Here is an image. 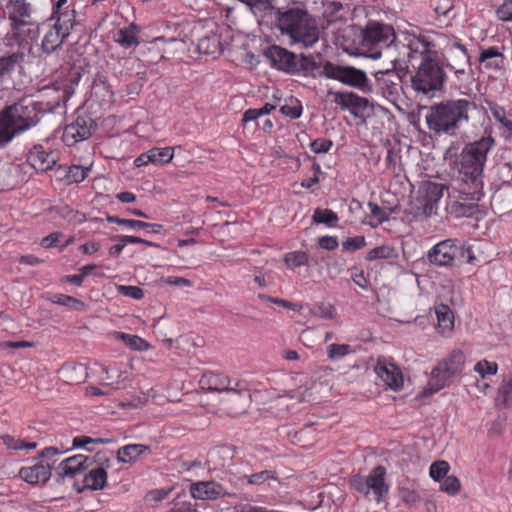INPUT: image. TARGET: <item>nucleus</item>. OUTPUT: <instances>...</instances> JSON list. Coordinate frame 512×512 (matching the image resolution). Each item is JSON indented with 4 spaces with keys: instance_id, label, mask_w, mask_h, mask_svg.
I'll return each instance as SVG.
<instances>
[{
    "instance_id": "nucleus-1",
    "label": "nucleus",
    "mask_w": 512,
    "mask_h": 512,
    "mask_svg": "<svg viewBox=\"0 0 512 512\" xmlns=\"http://www.w3.org/2000/svg\"><path fill=\"white\" fill-rule=\"evenodd\" d=\"M60 106V99L37 100L25 95L0 110V148L13 139L38 125L46 113H53Z\"/></svg>"
},
{
    "instance_id": "nucleus-2",
    "label": "nucleus",
    "mask_w": 512,
    "mask_h": 512,
    "mask_svg": "<svg viewBox=\"0 0 512 512\" xmlns=\"http://www.w3.org/2000/svg\"><path fill=\"white\" fill-rule=\"evenodd\" d=\"M476 109L477 105L472 99H446L429 108L425 116L426 124L436 135L456 136L469 124Z\"/></svg>"
},
{
    "instance_id": "nucleus-3",
    "label": "nucleus",
    "mask_w": 512,
    "mask_h": 512,
    "mask_svg": "<svg viewBox=\"0 0 512 512\" xmlns=\"http://www.w3.org/2000/svg\"><path fill=\"white\" fill-rule=\"evenodd\" d=\"M492 136L482 137L464 146L455 160L459 171V184L474 187V194L483 188V170L488 152L495 146Z\"/></svg>"
},
{
    "instance_id": "nucleus-4",
    "label": "nucleus",
    "mask_w": 512,
    "mask_h": 512,
    "mask_svg": "<svg viewBox=\"0 0 512 512\" xmlns=\"http://www.w3.org/2000/svg\"><path fill=\"white\" fill-rule=\"evenodd\" d=\"M276 27L282 35H287L292 44L299 43L303 47H312L319 40V28L315 18L301 8L278 10Z\"/></svg>"
},
{
    "instance_id": "nucleus-5",
    "label": "nucleus",
    "mask_w": 512,
    "mask_h": 512,
    "mask_svg": "<svg viewBox=\"0 0 512 512\" xmlns=\"http://www.w3.org/2000/svg\"><path fill=\"white\" fill-rule=\"evenodd\" d=\"M445 79V72L437 59L421 60L417 71L411 76V87L418 95L433 97L443 89Z\"/></svg>"
},
{
    "instance_id": "nucleus-6",
    "label": "nucleus",
    "mask_w": 512,
    "mask_h": 512,
    "mask_svg": "<svg viewBox=\"0 0 512 512\" xmlns=\"http://www.w3.org/2000/svg\"><path fill=\"white\" fill-rule=\"evenodd\" d=\"M465 359L466 357L461 350H453L432 370L428 388L425 389L424 395L438 392L450 385L453 379L462 373Z\"/></svg>"
},
{
    "instance_id": "nucleus-7",
    "label": "nucleus",
    "mask_w": 512,
    "mask_h": 512,
    "mask_svg": "<svg viewBox=\"0 0 512 512\" xmlns=\"http://www.w3.org/2000/svg\"><path fill=\"white\" fill-rule=\"evenodd\" d=\"M264 56L272 66L286 73H307L316 67L315 61L304 55L295 53L278 45H271L264 51Z\"/></svg>"
},
{
    "instance_id": "nucleus-8",
    "label": "nucleus",
    "mask_w": 512,
    "mask_h": 512,
    "mask_svg": "<svg viewBox=\"0 0 512 512\" xmlns=\"http://www.w3.org/2000/svg\"><path fill=\"white\" fill-rule=\"evenodd\" d=\"M386 468L382 465L374 467L368 476H353L352 487L366 498L372 495L373 499L380 503L389 492V484L385 481Z\"/></svg>"
},
{
    "instance_id": "nucleus-9",
    "label": "nucleus",
    "mask_w": 512,
    "mask_h": 512,
    "mask_svg": "<svg viewBox=\"0 0 512 512\" xmlns=\"http://www.w3.org/2000/svg\"><path fill=\"white\" fill-rule=\"evenodd\" d=\"M396 35L392 26L369 21L362 30V45L365 47L378 46L384 48V53L392 58L393 50L398 49L399 45L395 44Z\"/></svg>"
},
{
    "instance_id": "nucleus-10",
    "label": "nucleus",
    "mask_w": 512,
    "mask_h": 512,
    "mask_svg": "<svg viewBox=\"0 0 512 512\" xmlns=\"http://www.w3.org/2000/svg\"><path fill=\"white\" fill-rule=\"evenodd\" d=\"M321 75L362 91H366L369 88V80L366 73L353 66L339 65L326 61L322 66Z\"/></svg>"
},
{
    "instance_id": "nucleus-11",
    "label": "nucleus",
    "mask_w": 512,
    "mask_h": 512,
    "mask_svg": "<svg viewBox=\"0 0 512 512\" xmlns=\"http://www.w3.org/2000/svg\"><path fill=\"white\" fill-rule=\"evenodd\" d=\"M405 67L404 58L392 56L391 68L380 69L375 73L376 81L385 97L396 99L399 96Z\"/></svg>"
},
{
    "instance_id": "nucleus-12",
    "label": "nucleus",
    "mask_w": 512,
    "mask_h": 512,
    "mask_svg": "<svg viewBox=\"0 0 512 512\" xmlns=\"http://www.w3.org/2000/svg\"><path fill=\"white\" fill-rule=\"evenodd\" d=\"M465 244L457 239H446L428 252V260L436 266H454L464 262Z\"/></svg>"
},
{
    "instance_id": "nucleus-13",
    "label": "nucleus",
    "mask_w": 512,
    "mask_h": 512,
    "mask_svg": "<svg viewBox=\"0 0 512 512\" xmlns=\"http://www.w3.org/2000/svg\"><path fill=\"white\" fill-rule=\"evenodd\" d=\"M444 63L454 73L459 82L468 83L473 79L470 57L463 45L453 43L450 47L446 48Z\"/></svg>"
},
{
    "instance_id": "nucleus-14",
    "label": "nucleus",
    "mask_w": 512,
    "mask_h": 512,
    "mask_svg": "<svg viewBox=\"0 0 512 512\" xmlns=\"http://www.w3.org/2000/svg\"><path fill=\"white\" fill-rule=\"evenodd\" d=\"M445 185L431 181H424L420 184L418 195L415 200L417 213L430 217L438 207V202L443 197Z\"/></svg>"
},
{
    "instance_id": "nucleus-15",
    "label": "nucleus",
    "mask_w": 512,
    "mask_h": 512,
    "mask_svg": "<svg viewBox=\"0 0 512 512\" xmlns=\"http://www.w3.org/2000/svg\"><path fill=\"white\" fill-rule=\"evenodd\" d=\"M474 187L468 184H459L458 200L450 205V213L455 217H470L478 211V202L484 196L483 188L477 194L473 193Z\"/></svg>"
},
{
    "instance_id": "nucleus-16",
    "label": "nucleus",
    "mask_w": 512,
    "mask_h": 512,
    "mask_svg": "<svg viewBox=\"0 0 512 512\" xmlns=\"http://www.w3.org/2000/svg\"><path fill=\"white\" fill-rule=\"evenodd\" d=\"M5 13L10 20L14 36H19L25 26L33 24L31 19L32 6L24 0H9L5 6Z\"/></svg>"
},
{
    "instance_id": "nucleus-17",
    "label": "nucleus",
    "mask_w": 512,
    "mask_h": 512,
    "mask_svg": "<svg viewBox=\"0 0 512 512\" xmlns=\"http://www.w3.org/2000/svg\"><path fill=\"white\" fill-rule=\"evenodd\" d=\"M251 402V395L248 390L234 387L229 390L221 400L222 409L231 417H238L244 414Z\"/></svg>"
},
{
    "instance_id": "nucleus-18",
    "label": "nucleus",
    "mask_w": 512,
    "mask_h": 512,
    "mask_svg": "<svg viewBox=\"0 0 512 512\" xmlns=\"http://www.w3.org/2000/svg\"><path fill=\"white\" fill-rule=\"evenodd\" d=\"M190 494L194 499L212 501L235 493L222 483L216 481H198L190 485Z\"/></svg>"
},
{
    "instance_id": "nucleus-19",
    "label": "nucleus",
    "mask_w": 512,
    "mask_h": 512,
    "mask_svg": "<svg viewBox=\"0 0 512 512\" xmlns=\"http://www.w3.org/2000/svg\"><path fill=\"white\" fill-rule=\"evenodd\" d=\"M94 121L87 117H77V119L67 125L63 132V141L68 146H73L79 141L91 137L94 128Z\"/></svg>"
},
{
    "instance_id": "nucleus-20",
    "label": "nucleus",
    "mask_w": 512,
    "mask_h": 512,
    "mask_svg": "<svg viewBox=\"0 0 512 512\" xmlns=\"http://www.w3.org/2000/svg\"><path fill=\"white\" fill-rule=\"evenodd\" d=\"M57 151L46 150L40 144L34 145L28 152L26 160L37 172H46L54 167L58 162Z\"/></svg>"
},
{
    "instance_id": "nucleus-21",
    "label": "nucleus",
    "mask_w": 512,
    "mask_h": 512,
    "mask_svg": "<svg viewBox=\"0 0 512 512\" xmlns=\"http://www.w3.org/2000/svg\"><path fill=\"white\" fill-rule=\"evenodd\" d=\"M435 47V44L426 36L413 37L407 45H401L404 55H407L409 58H415L416 55H419L422 60L437 59Z\"/></svg>"
},
{
    "instance_id": "nucleus-22",
    "label": "nucleus",
    "mask_w": 512,
    "mask_h": 512,
    "mask_svg": "<svg viewBox=\"0 0 512 512\" xmlns=\"http://www.w3.org/2000/svg\"><path fill=\"white\" fill-rule=\"evenodd\" d=\"M377 376L392 390H399L403 386L401 370L385 358H379L375 366Z\"/></svg>"
},
{
    "instance_id": "nucleus-23",
    "label": "nucleus",
    "mask_w": 512,
    "mask_h": 512,
    "mask_svg": "<svg viewBox=\"0 0 512 512\" xmlns=\"http://www.w3.org/2000/svg\"><path fill=\"white\" fill-rule=\"evenodd\" d=\"M200 385L202 389L225 392L226 394L234 387H239V382L229 379L226 375L210 372L201 377Z\"/></svg>"
},
{
    "instance_id": "nucleus-24",
    "label": "nucleus",
    "mask_w": 512,
    "mask_h": 512,
    "mask_svg": "<svg viewBox=\"0 0 512 512\" xmlns=\"http://www.w3.org/2000/svg\"><path fill=\"white\" fill-rule=\"evenodd\" d=\"M58 375L65 384L77 385L86 380L88 372L82 363H65L58 370Z\"/></svg>"
},
{
    "instance_id": "nucleus-25",
    "label": "nucleus",
    "mask_w": 512,
    "mask_h": 512,
    "mask_svg": "<svg viewBox=\"0 0 512 512\" xmlns=\"http://www.w3.org/2000/svg\"><path fill=\"white\" fill-rule=\"evenodd\" d=\"M94 461L84 455H75L63 460L57 467L58 476L63 479L64 477H72L83 469L88 468Z\"/></svg>"
},
{
    "instance_id": "nucleus-26",
    "label": "nucleus",
    "mask_w": 512,
    "mask_h": 512,
    "mask_svg": "<svg viewBox=\"0 0 512 512\" xmlns=\"http://www.w3.org/2000/svg\"><path fill=\"white\" fill-rule=\"evenodd\" d=\"M19 476L30 484L45 483L51 477V466L49 463H37L33 466L22 467Z\"/></svg>"
},
{
    "instance_id": "nucleus-27",
    "label": "nucleus",
    "mask_w": 512,
    "mask_h": 512,
    "mask_svg": "<svg viewBox=\"0 0 512 512\" xmlns=\"http://www.w3.org/2000/svg\"><path fill=\"white\" fill-rule=\"evenodd\" d=\"M334 96V102L341 107L342 110H364L367 108L369 101L367 98L360 97L353 92H330Z\"/></svg>"
},
{
    "instance_id": "nucleus-28",
    "label": "nucleus",
    "mask_w": 512,
    "mask_h": 512,
    "mask_svg": "<svg viewBox=\"0 0 512 512\" xmlns=\"http://www.w3.org/2000/svg\"><path fill=\"white\" fill-rule=\"evenodd\" d=\"M493 209L500 214L512 210V185H505L499 188L491 197Z\"/></svg>"
},
{
    "instance_id": "nucleus-29",
    "label": "nucleus",
    "mask_w": 512,
    "mask_h": 512,
    "mask_svg": "<svg viewBox=\"0 0 512 512\" xmlns=\"http://www.w3.org/2000/svg\"><path fill=\"white\" fill-rule=\"evenodd\" d=\"M25 52L19 48L16 52L0 58V75L4 79L10 76L15 70L21 69L25 60Z\"/></svg>"
},
{
    "instance_id": "nucleus-30",
    "label": "nucleus",
    "mask_w": 512,
    "mask_h": 512,
    "mask_svg": "<svg viewBox=\"0 0 512 512\" xmlns=\"http://www.w3.org/2000/svg\"><path fill=\"white\" fill-rule=\"evenodd\" d=\"M68 37L59 28L52 25L42 40V49L45 53H52L57 50Z\"/></svg>"
},
{
    "instance_id": "nucleus-31",
    "label": "nucleus",
    "mask_w": 512,
    "mask_h": 512,
    "mask_svg": "<svg viewBox=\"0 0 512 512\" xmlns=\"http://www.w3.org/2000/svg\"><path fill=\"white\" fill-rule=\"evenodd\" d=\"M479 62L487 69L498 70L504 65V56L497 48L489 47L481 51Z\"/></svg>"
},
{
    "instance_id": "nucleus-32",
    "label": "nucleus",
    "mask_w": 512,
    "mask_h": 512,
    "mask_svg": "<svg viewBox=\"0 0 512 512\" xmlns=\"http://www.w3.org/2000/svg\"><path fill=\"white\" fill-rule=\"evenodd\" d=\"M437 327L441 333L449 332L454 327V314L448 305L440 304L435 307Z\"/></svg>"
},
{
    "instance_id": "nucleus-33",
    "label": "nucleus",
    "mask_w": 512,
    "mask_h": 512,
    "mask_svg": "<svg viewBox=\"0 0 512 512\" xmlns=\"http://www.w3.org/2000/svg\"><path fill=\"white\" fill-rule=\"evenodd\" d=\"M53 19L56 20L53 25L59 28L68 36L74 27L78 24L75 19V10H64L57 14H52L50 20Z\"/></svg>"
},
{
    "instance_id": "nucleus-34",
    "label": "nucleus",
    "mask_w": 512,
    "mask_h": 512,
    "mask_svg": "<svg viewBox=\"0 0 512 512\" xmlns=\"http://www.w3.org/2000/svg\"><path fill=\"white\" fill-rule=\"evenodd\" d=\"M149 447L142 444H129L121 447L117 452V458L120 462L129 463L136 461L140 455L148 451Z\"/></svg>"
},
{
    "instance_id": "nucleus-35",
    "label": "nucleus",
    "mask_w": 512,
    "mask_h": 512,
    "mask_svg": "<svg viewBox=\"0 0 512 512\" xmlns=\"http://www.w3.org/2000/svg\"><path fill=\"white\" fill-rule=\"evenodd\" d=\"M137 26L131 24L129 27L122 28L114 35V41L124 48H131L139 44L138 37L135 35Z\"/></svg>"
},
{
    "instance_id": "nucleus-36",
    "label": "nucleus",
    "mask_w": 512,
    "mask_h": 512,
    "mask_svg": "<svg viewBox=\"0 0 512 512\" xmlns=\"http://www.w3.org/2000/svg\"><path fill=\"white\" fill-rule=\"evenodd\" d=\"M107 480V473L103 468H94L84 477L86 488L91 490H101L104 488Z\"/></svg>"
},
{
    "instance_id": "nucleus-37",
    "label": "nucleus",
    "mask_w": 512,
    "mask_h": 512,
    "mask_svg": "<svg viewBox=\"0 0 512 512\" xmlns=\"http://www.w3.org/2000/svg\"><path fill=\"white\" fill-rule=\"evenodd\" d=\"M316 224H325L328 227H335L339 221L338 215L330 209L317 208L312 216Z\"/></svg>"
},
{
    "instance_id": "nucleus-38",
    "label": "nucleus",
    "mask_w": 512,
    "mask_h": 512,
    "mask_svg": "<svg viewBox=\"0 0 512 512\" xmlns=\"http://www.w3.org/2000/svg\"><path fill=\"white\" fill-rule=\"evenodd\" d=\"M496 406L509 407L512 403V377L504 379L498 388V395L495 399Z\"/></svg>"
},
{
    "instance_id": "nucleus-39",
    "label": "nucleus",
    "mask_w": 512,
    "mask_h": 512,
    "mask_svg": "<svg viewBox=\"0 0 512 512\" xmlns=\"http://www.w3.org/2000/svg\"><path fill=\"white\" fill-rule=\"evenodd\" d=\"M107 221L109 223H116L118 225L126 226L130 229H145L150 227H155L158 229L162 228V225L160 224H152L147 223L140 220H134V219H125V218H119L117 216H108Z\"/></svg>"
},
{
    "instance_id": "nucleus-40",
    "label": "nucleus",
    "mask_w": 512,
    "mask_h": 512,
    "mask_svg": "<svg viewBox=\"0 0 512 512\" xmlns=\"http://www.w3.org/2000/svg\"><path fill=\"white\" fill-rule=\"evenodd\" d=\"M149 153L151 157V163L158 165H163L171 162L174 156L173 148L171 147H154L149 150Z\"/></svg>"
},
{
    "instance_id": "nucleus-41",
    "label": "nucleus",
    "mask_w": 512,
    "mask_h": 512,
    "mask_svg": "<svg viewBox=\"0 0 512 512\" xmlns=\"http://www.w3.org/2000/svg\"><path fill=\"white\" fill-rule=\"evenodd\" d=\"M117 337L121 339L127 346L134 350L144 351L149 348V344L143 338L137 335H130L126 333L119 332L117 333Z\"/></svg>"
},
{
    "instance_id": "nucleus-42",
    "label": "nucleus",
    "mask_w": 512,
    "mask_h": 512,
    "mask_svg": "<svg viewBox=\"0 0 512 512\" xmlns=\"http://www.w3.org/2000/svg\"><path fill=\"white\" fill-rule=\"evenodd\" d=\"M90 172V167L72 165L67 168L65 178L69 183H80L84 181Z\"/></svg>"
},
{
    "instance_id": "nucleus-43",
    "label": "nucleus",
    "mask_w": 512,
    "mask_h": 512,
    "mask_svg": "<svg viewBox=\"0 0 512 512\" xmlns=\"http://www.w3.org/2000/svg\"><path fill=\"white\" fill-rule=\"evenodd\" d=\"M220 40L216 35L201 38L198 42V50L204 54H215L218 52Z\"/></svg>"
},
{
    "instance_id": "nucleus-44",
    "label": "nucleus",
    "mask_w": 512,
    "mask_h": 512,
    "mask_svg": "<svg viewBox=\"0 0 512 512\" xmlns=\"http://www.w3.org/2000/svg\"><path fill=\"white\" fill-rule=\"evenodd\" d=\"M396 256V251L390 246H378L373 248L367 253L366 259L368 261H375L378 259H389Z\"/></svg>"
},
{
    "instance_id": "nucleus-45",
    "label": "nucleus",
    "mask_w": 512,
    "mask_h": 512,
    "mask_svg": "<svg viewBox=\"0 0 512 512\" xmlns=\"http://www.w3.org/2000/svg\"><path fill=\"white\" fill-rule=\"evenodd\" d=\"M51 301L53 303H56V304H59V305H62V306H66V307H70V308H73L75 310H83L85 308V304L72 297V296H68V295H64V294H54L52 297H51Z\"/></svg>"
},
{
    "instance_id": "nucleus-46",
    "label": "nucleus",
    "mask_w": 512,
    "mask_h": 512,
    "mask_svg": "<svg viewBox=\"0 0 512 512\" xmlns=\"http://www.w3.org/2000/svg\"><path fill=\"white\" fill-rule=\"evenodd\" d=\"M247 482L252 485H260L269 481H277L276 473L271 470H264L249 476H245Z\"/></svg>"
},
{
    "instance_id": "nucleus-47",
    "label": "nucleus",
    "mask_w": 512,
    "mask_h": 512,
    "mask_svg": "<svg viewBox=\"0 0 512 512\" xmlns=\"http://www.w3.org/2000/svg\"><path fill=\"white\" fill-rule=\"evenodd\" d=\"M311 313L323 319H334L336 316V309L331 304L316 303L311 309Z\"/></svg>"
},
{
    "instance_id": "nucleus-48",
    "label": "nucleus",
    "mask_w": 512,
    "mask_h": 512,
    "mask_svg": "<svg viewBox=\"0 0 512 512\" xmlns=\"http://www.w3.org/2000/svg\"><path fill=\"white\" fill-rule=\"evenodd\" d=\"M449 468L448 462L444 460L436 461L430 466V477L435 481H440L447 475Z\"/></svg>"
},
{
    "instance_id": "nucleus-49",
    "label": "nucleus",
    "mask_w": 512,
    "mask_h": 512,
    "mask_svg": "<svg viewBox=\"0 0 512 512\" xmlns=\"http://www.w3.org/2000/svg\"><path fill=\"white\" fill-rule=\"evenodd\" d=\"M284 261L289 266L300 267L308 263V255L303 251L290 252L285 255Z\"/></svg>"
},
{
    "instance_id": "nucleus-50",
    "label": "nucleus",
    "mask_w": 512,
    "mask_h": 512,
    "mask_svg": "<svg viewBox=\"0 0 512 512\" xmlns=\"http://www.w3.org/2000/svg\"><path fill=\"white\" fill-rule=\"evenodd\" d=\"M460 488H461L460 481L454 475L446 476V478L444 479V481L440 487L441 491H443L451 496L458 494L460 491Z\"/></svg>"
},
{
    "instance_id": "nucleus-51",
    "label": "nucleus",
    "mask_w": 512,
    "mask_h": 512,
    "mask_svg": "<svg viewBox=\"0 0 512 512\" xmlns=\"http://www.w3.org/2000/svg\"><path fill=\"white\" fill-rule=\"evenodd\" d=\"M351 351V346L348 344H330L327 347V355L331 360L343 358Z\"/></svg>"
},
{
    "instance_id": "nucleus-52",
    "label": "nucleus",
    "mask_w": 512,
    "mask_h": 512,
    "mask_svg": "<svg viewBox=\"0 0 512 512\" xmlns=\"http://www.w3.org/2000/svg\"><path fill=\"white\" fill-rule=\"evenodd\" d=\"M474 370L484 378L486 375H495L498 371V365L495 362L487 360L479 361L475 364Z\"/></svg>"
},
{
    "instance_id": "nucleus-53",
    "label": "nucleus",
    "mask_w": 512,
    "mask_h": 512,
    "mask_svg": "<svg viewBox=\"0 0 512 512\" xmlns=\"http://www.w3.org/2000/svg\"><path fill=\"white\" fill-rule=\"evenodd\" d=\"M453 6L452 0H430V7L437 16H447Z\"/></svg>"
},
{
    "instance_id": "nucleus-54",
    "label": "nucleus",
    "mask_w": 512,
    "mask_h": 512,
    "mask_svg": "<svg viewBox=\"0 0 512 512\" xmlns=\"http://www.w3.org/2000/svg\"><path fill=\"white\" fill-rule=\"evenodd\" d=\"M490 111H491L492 116L499 123H501L510 133H512V120H510L506 117L505 110L498 105H494V106L490 107Z\"/></svg>"
},
{
    "instance_id": "nucleus-55",
    "label": "nucleus",
    "mask_w": 512,
    "mask_h": 512,
    "mask_svg": "<svg viewBox=\"0 0 512 512\" xmlns=\"http://www.w3.org/2000/svg\"><path fill=\"white\" fill-rule=\"evenodd\" d=\"M117 291L123 296L140 300L144 297V291L138 286L119 285Z\"/></svg>"
},
{
    "instance_id": "nucleus-56",
    "label": "nucleus",
    "mask_w": 512,
    "mask_h": 512,
    "mask_svg": "<svg viewBox=\"0 0 512 512\" xmlns=\"http://www.w3.org/2000/svg\"><path fill=\"white\" fill-rule=\"evenodd\" d=\"M497 175L503 182V186L511 185L512 181V162L500 163L497 167Z\"/></svg>"
},
{
    "instance_id": "nucleus-57",
    "label": "nucleus",
    "mask_w": 512,
    "mask_h": 512,
    "mask_svg": "<svg viewBox=\"0 0 512 512\" xmlns=\"http://www.w3.org/2000/svg\"><path fill=\"white\" fill-rule=\"evenodd\" d=\"M366 246L364 236H356L347 238L343 243L342 247L345 251H356Z\"/></svg>"
},
{
    "instance_id": "nucleus-58",
    "label": "nucleus",
    "mask_w": 512,
    "mask_h": 512,
    "mask_svg": "<svg viewBox=\"0 0 512 512\" xmlns=\"http://www.w3.org/2000/svg\"><path fill=\"white\" fill-rule=\"evenodd\" d=\"M368 207L370 209L371 216L377 220L376 225L389 219V213L378 204L369 202Z\"/></svg>"
},
{
    "instance_id": "nucleus-59",
    "label": "nucleus",
    "mask_w": 512,
    "mask_h": 512,
    "mask_svg": "<svg viewBox=\"0 0 512 512\" xmlns=\"http://www.w3.org/2000/svg\"><path fill=\"white\" fill-rule=\"evenodd\" d=\"M172 491V487L151 490L146 494V499L147 501L158 503L166 499Z\"/></svg>"
},
{
    "instance_id": "nucleus-60",
    "label": "nucleus",
    "mask_w": 512,
    "mask_h": 512,
    "mask_svg": "<svg viewBox=\"0 0 512 512\" xmlns=\"http://www.w3.org/2000/svg\"><path fill=\"white\" fill-rule=\"evenodd\" d=\"M400 498L409 506H415L421 500L420 495L416 491L407 488L400 489Z\"/></svg>"
},
{
    "instance_id": "nucleus-61",
    "label": "nucleus",
    "mask_w": 512,
    "mask_h": 512,
    "mask_svg": "<svg viewBox=\"0 0 512 512\" xmlns=\"http://www.w3.org/2000/svg\"><path fill=\"white\" fill-rule=\"evenodd\" d=\"M333 145L331 140L324 138H317L311 142L310 148L314 153H326Z\"/></svg>"
},
{
    "instance_id": "nucleus-62",
    "label": "nucleus",
    "mask_w": 512,
    "mask_h": 512,
    "mask_svg": "<svg viewBox=\"0 0 512 512\" xmlns=\"http://www.w3.org/2000/svg\"><path fill=\"white\" fill-rule=\"evenodd\" d=\"M496 14L502 21H512V0H507L499 6Z\"/></svg>"
},
{
    "instance_id": "nucleus-63",
    "label": "nucleus",
    "mask_w": 512,
    "mask_h": 512,
    "mask_svg": "<svg viewBox=\"0 0 512 512\" xmlns=\"http://www.w3.org/2000/svg\"><path fill=\"white\" fill-rule=\"evenodd\" d=\"M318 245L325 250L333 251L338 248L339 242L337 237L334 236H322L318 239Z\"/></svg>"
},
{
    "instance_id": "nucleus-64",
    "label": "nucleus",
    "mask_w": 512,
    "mask_h": 512,
    "mask_svg": "<svg viewBox=\"0 0 512 512\" xmlns=\"http://www.w3.org/2000/svg\"><path fill=\"white\" fill-rule=\"evenodd\" d=\"M283 115L290 117L291 119H298L302 113V107L299 104L296 105H283L280 108Z\"/></svg>"
}]
</instances>
